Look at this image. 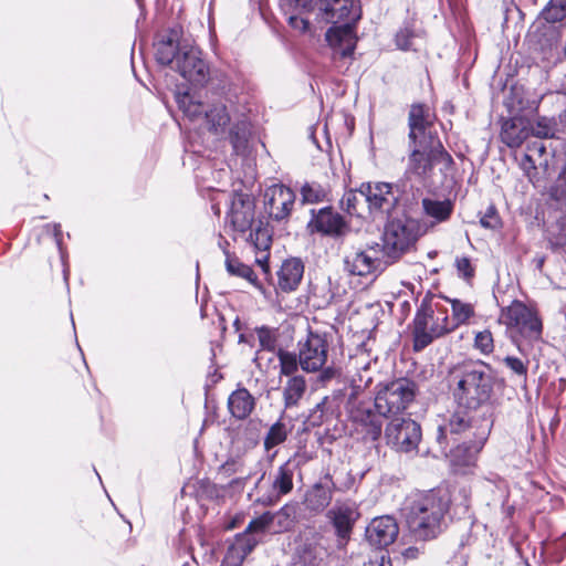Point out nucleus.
I'll use <instances>...</instances> for the list:
<instances>
[{
	"label": "nucleus",
	"mask_w": 566,
	"mask_h": 566,
	"mask_svg": "<svg viewBox=\"0 0 566 566\" xmlns=\"http://www.w3.org/2000/svg\"><path fill=\"white\" fill-rule=\"evenodd\" d=\"M303 203H318L325 199L326 192L317 182H305L301 188Z\"/></svg>",
	"instance_id": "obj_39"
},
{
	"label": "nucleus",
	"mask_w": 566,
	"mask_h": 566,
	"mask_svg": "<svg viewBox=\"0 0 566 566\" xmlns=\"http://www.w3.org/2000/svg\"><path fill=\"white\" fill-rule=\"evenodd\" d=\"M328 342L325 335L310 332L304 342L298 343L300 366L306 373H316L327 361Z\"/></svg>",
	"instance_id": "obj_14"
},
{
	"label": "nucleus",
	"mask_w": 566,
	"mask_h": 566,
	"mask_svg": "<svg viewBox=\"0 0 566 566\" xmlns=\"http://www.w3.org/2000/svg\"><path fill=\"white\" fill-rule=\"evenodd\" d=\"M179 109L191 120L205 116L208 129L214 134H222L231 122L229 99L220 94H212L205 102L195 101L188 93L176 94Z\"/></svg>",
	"instance_id": "obj_5"
},
{
	"label": "nucleus",
	"mask_w": 566,
	"mask_h": 566,
	"mask_svg": "<svg viewBox=\"0 0 566 566\" xmlns=\"http://www.w3.org/2000/svg\"><path fill=\"white\" fill-rule=\"evenodd\" d=\"M358 19L359 14L354 11L353 7L349 15L343 19L344 24L332 27L326 32V41L331 46L339 49L343 57L350 56L354 52L356 45L354 24Z\"/></svg>",
	"instance_id": "obj_17"
},
{
	"label": "nucleus",
	"mask_w": 566,
	"mask_h": 566,
	"mask_svg": "<svg viewBox=\"0 0 566 566\" xmlns=\"http://www.w3.org/2000/svg\"><path fill=\"white\" fill-rule=\"evenodd\" d=\"M273 521H274V515L270 512H265L261 516L252 520L249 523V525L247 527V532H251V533L263 532L269 528V526L271 525V523Z\"/></svg>",
	"instance_id": "obj_45"
},
{
	"label": "nucleus",
	"mask_w": 566,
	"mask_h": 566,
	"mask_svg": "<svg viewBox=\"0 0 566 566\" xmlns=\"http://www.w3.org/2000/svg\"><path fill=\"white\" fill-rule=\"evenodd\" d=\"M407 172L427 182L433 174L434 166H440L443 176L452 170L454 161L446 150L440 138L409 142Z\"/></svg>",
	"instance_id": "obj_4"
},
{
	"label": "nucleus",
	"mask_w": 566,
	"mask_h": 566,
	"mask_svg": "<svg viewBox=\"0 0 566 566\" xmlns=\"http://www.w3.org/2000/svg\"><path fill=\"white\" fill-rule=\"evenodd\" d=\"M229 221L238 232L244 233L251 230L254 221V202L249 197H235L231 205Z\"/></svg>",
	"instance_id": "obj_24"
},
{
	"label": "nucleus",
	"mask_w": 566,
	"mask_h": 566,
	"mask_svg": "<svg viewBox=\"0 0 566 566\" xmlns=\"http://www.w3.org/2000/svg\"><path fill=\"white\" fill-rule=\"evenodd\" d=\"M412 38L413 31L409 27L401 28L396 34V44L401 50H408Z\"/></svg>",
	"instance_id": "obj_50"
},
{
	"label": "nucleus",
	"mask_w": 566,
	"mask_h": 566,
	"mask_svg": "<svg viewBox=\"0 0 566 566\" xmlns=\"http://www.w3.org/2000/svg\"><path fill=\"white\" fill-rule=\"evenodd\" d=\"M293 513L294 510L290 505H284L279 512L274 515V518L279 520V524L282 528L287 530L293 524Z\"/></svg>",
	"instance_id": "obj_49"
},
{
	"label": "nucleus",
	"mask_w": 566,
	"mask_h": 566,
	"mask_svg": "<svg viewBox=\"0 0 566 566\" xmlns=\"http://www.w3.org/2000/svg\"><path fill=\"white\" fill-rule=\"evenodd\" d=\"M307 384L302 375L287 379L283 388V399L286 408L296 406L306 392Z\"/></svg>",
	"instance_id": "obj_29"
},
{
	"label": "nucleus",
	"mask_w": 566,
	"mask_h": 566,
	"mask_svg": "<svg viewBox=\"0 0 566 566\" xmlns=\"http://www.w3.org/2000/svg\"><path fill=\"white\" fill-rule=\"evenodd\" d=\"M326 516L334 526L337 537L339 539H347L355 522L359 517V513L354 503L337 501L327 512Z\"/></svg>",
	"instance_id": "obj_21"
},
{
	"label": "nucleus",
	"mask_w": 566,
	"mask_h": 566,
	"mask_svg": "<svg viewBox=\"0 0 566 566\" xmlns=\"http://www.w3.org/2000/svg\"><path fill=\"white\" fill-rule=\"evenodd\" d=\"M297 464L287 460L270 473L271 490L268 495L259 500L264 505L276 504L282 496L290 494L294 488V475Z\"/></svg>",
	"instance_id": "obj_15"
},
{
	"label": "nucleus",
	"mask_w": 566,
	"mask_h": 566,
	"mask_svg": "<svg viewBox=\"0 0 566 566\" xmlns=\"http://www.w3.org/2000/svg\"><path fill=\"white\" fill-rule=\"evenodd\" d=\"M417 385L407 378L387 384L375 397V408L380 416L395 417L408 408L416 397Z\"/></svg>",
	"instance_id": "obj_7"
},
{
	"label": "nucleus",
	"mask_w": 566,
	"mask_h": 566,
	"mask_svg": "<svg viewBox=\"0 0 566 566\" xmlns=\"http://www.w3.org/2000/svg\"><path fill=\"white\" fill-rule=\"evenodd\" d=\"M416 553H417V549L416 548H408L405 553V555L407 557H415L416 556Z\"/></svg>",
	"instance_id": "obj_58"
},
{
	"label": "nucleus",
	"mask_w": 566,
	"mask_h": 566,
	"mask_svg": "<svg viewBox=\"0 0 566 566\" xmlns=\"http://www.w3.org/2000/svg\"><path fill=\"white\" fill-rule=\"evenodd\" d=\"M416 241L413 231L400 220L390 221L384 231L381 254L387 263L398 260Z\"/></svg>",
	"instance_id": "obj_12"
},
{
	"label": "nucleus",
	"mask_w": 566,
	"mask_h": 566,
	"mask_svg": "<svg viewBox=\"0 0 566 566\" xmlns=\"http://www.w3.org/2000/svg\"><path fill=\"white\" fill-rule=\"evenodd\" d=\"M294 202V192L284 185H272L264 192V209L276 221L284 220L290 216Z\"/></svg>",
	"instance_id": "obj_16"
},
{
	"label": "nucleus",
	"mask_w": 566,
	"mask_h": 566,
	"mask_svg": "<svg viewBox=\"0 0 566 566\" xmlns=\"http://www.w3.org/2000/svg\"><path fill=\"white\" fill-rule=\"evenodd\" d=\"M255 408V398L247 388L240 387L228 398V409L238 420L247 419Z\"/></svg>",
	"instance_id": "obj_27"
},
{
	"label": "nucleus",
	"mask_w": 566,
	"mask_h": 566,
	"mask_svg": "<svg viewBox=\"0 0 566 566\" xmlns=\"http://www.w3.org/2000/svg\"><path fill=\"white\" fill-rule=\"evenodd\" d=\"M503 363L514 374H516L518 376L526 377V375H527V366L520 358L514 357V356H506V357L503 358Z\"/></svg>",
	"instance_id": "obj_48"
},
{
	"label": "nucleus",
	"mask_w": 566,
	"mask_h": 566,
	"mask_svg": "<svg viewBox=\"0 0 566 566\" xmlns=\"http://www.w3.org/2000/svg\"><path fill=\"white\" fill-rule=\"evenodd\" d=\"M365 566H392L391 559L388 556L387 552L382 549L374 551L368 558V562Z\"/></svg>",
	"instance_id": "obj_46"
},
{
	"label": "nucleus",
	"mask_w": 566,
	"mask_h": 566,
	"mask_svg": "<svg viewBox=\"0 0 566 566\" xmlns=\"http://www.w3.org/2000/svg\"><path fill=\"white\" fill-rule=\"evenodd\" d=\"M398 525L391 516L374 518L366 528L367 541L376 547H386L394 543L398 535Z\"/></svg>",
	"instance_id": "obj_22"
},
{
	"label": "nucleus",
	"mask_w": 566,
	"mask_h": 566,
	"mask_svg": "<svg viewBox=\"0 0 566 566\" xmlns=\"http://www.w3.org/2000/svg\"><path fill=\"white\" fill-rule=\"evenodd\" d=\"M450 388L458 409L441 418L436 437L444 455L453 454L452 444L458 442V437L473 428L470 413L490 401L493 379L486 365L464 364L451 373Z\"/></svg>",
	"instance_id": "obj_1"
},
{
	"label": "nucleus",
	"mask_w": 566,
	"mask_h": 566,
	"mask_svg": "<svg viewBox=\"0 0 566 566\" xmlns=\"http://www.w3.org/2000/svg\"><path fill=\"white\" fill-rule=\"evenodd\" d=\"M367 371H368V367H367V366H365V367H364V373H365V374H367Z\"/></svg>",
	"instance_id": "obj_63"
},
{
	"label": "nucleus",
	"mask_w": 566,
	"mask_h": 566,
	"mask_svg": "<svg viewBox=\"0 0 566 566\" xmlns=\"http://www.w3.org/2000/svg\"><path fill=\"white\" fill-rule=\"evenodd\" d=\"M249 240L258 250L265 251L270 247L271 238L266 229L258 227L254 231L249 234Z\"/></svg>",
	"instance_id": "obj_43"
},
{
	"label": "nucleus",
	"mask_w": 566,
	"mask_h": 566,
	"mask_svg": "<svg viewBox=\"0 0 566 566\" xmlns=\"http://www.w3.org/2000/svg\"><path fill=\"white\" fill-rule=\"evenodd\" d=\"M474 348L483 355H490L494 350V339L491 331L478 332L474 336Z\"/></svg>",
	"instance_id": "obj_42"
},
{
	"label": "nucleus",
	"mask_w": 566,
	"mask_h": 566,
	"mask_svg": "<svg viewBox=\"0 0 566 566\" xmlns=\"http://www.w3.org/2000/svg\"><path fill=\"white\" fill-rule=\"evenodd\" d=\"M342 208L352 216L363 217L367 209L364 185L358 190H348L340 200Z\"/></svg>",
	"instance_id": "obj_28"
},
{
	"label": "nucleus",
	"mask_w": 566,
	"mask_h": 566,
	"mask_svg": "<svg viewBox=\"0 0 566 566\" xmlns=\"http://www.w3.org/2000/svg\"><path fill=\"white\" fill-rule=\"evenodd\" d=\"M239 342H240V343L244 342V335H243V334H241V335L239 336Z\"/></svg>",
	"instance_id": "obj_61"
},
{
	"label": "nucleus",
	"mask_w": 566,
	"mask_h": 566,
	"mask_svg": "<svg viewBox=\"0 0 566 566\" xmlns=\"http://www.w3.org/2000/svg\"><path fill=\"white\" fill-rule=\"evenodd\" d=\"M287 431L285 424L277 421L271 426L270 430L264 438V448L271 450L272 448L281 444L286 440Z\"/></svg>",
	"instance_id": "obj_40"
},
{
	"label": "nucleus",
	"mask_w": 566,
	"mask_h": 566,
	"mask_svg": "<svg viewBox=\"0 0 566 566\" xmlns=\"http://www.w3.org/2000/svg\"><path fill=\"white\" fill-rule=\"evenodd\" d=\"M531 136L539 139L553 138L557 132V123L554 118L538 117L531 120Z\"/></svg>",
	"instance_id": "obj_35"
},
{
	"label": "nucleus",
	"mask_w": 566,
	"mask_h": 566,
	"mask_svg": "<svg viewBox=\"0 0 566 566\" xmlns=\"http://www.w3.org/2000/svg\"><path fill=\"white\" fill-rule=\"evenodd\" d=\"M547 241L554 252L566 253V214L549 228Z\"/></svg>",
	"instance_id": "obj_30"
},
{
	"label": "nucleus",
	"mask_w": 566,
	"mask_h": 566,
	"mask_svg": "<svg viewBox=\"0 0 566 566\" xmlns=\"http://www.w3.org/2000/svg\"><path fill=\"white\" fill-rule=\"evenodd\" d=\"M54 234H55V237H56V242H57V244H60V239H59V237L61 235V228H60V226H59V224H57V226H54Z\"/></svg>",
	"instance_id": "obj_57"
},
{
	"label": "nucleus",
	"mask_w": 566,
	"mask_h": 566,
	"mask_svg": "<svg viewBox=\"0 0 566 566\" xmlns=\"http://www.w3.org/2000/svg\"><path fill=\"white\" fill-rule=\"evenodd\" d=\"M371 377L365 374L358 373L357 375H353L350 377V385L354 389V392L357 394L364 389H366L371 384Z\"/></svg>",
	"instance_id": "obj_52"
},
{
	"label": "nucleus",
	"mask_w": 566,
	"mask_h": 566,
	"mask_svg": "<svg viewBox=\"0 0 566 566\" xmlns=\"http://www.w3.org/2000/svg\"><path fill=\"white\" fill-rule=\"evenodd\" d=\"M234 326H237V328H239V319L238 318L234 322Z\"/></svg>",
	"instance_id": "obj_62"
},
{
	"label": "nucleus",
	"mask_w": 566,
	"mask_h": 566,
	"mask_svg": "<svg viewBox=\"0 0 566 566\" xmlns=\"http://www.w3.org/2000/svg\"><path fill=\"white\" fill-rule=\"evenodd\" d=\"M455 266L459 275H461L465 280H470L474 276V268L471 264V261L467 256L457 258Z\"/></svg>",
	"instance_id": "obj_47"
},
{
	"label": "nucleus",
	"mask_w": 566,
	"mask_h": 566,
	"mask_svg": "<svg viewBox=\"0 0 566 566\" xmlns=\"http://www.w3.org/2000/svg\"><path fill=\"white\" fill-rule=\"evenodd\" d=\"M280 363V374L290 377L297 376L296 373L300 366V358L297 359L294 353L280 350L277 354Z\"/></svg>",
	"instance_id": "obj_38"
},
{
	"label": "nucleus",
	"mask_w": 566,
	"mask_h": 566,
	"mask_svg": "<svg viewBox=\"0 0 566 566\" xmlns=\"http://www.w3.org/2000/svg\"><path fill=\"white\" fill-rule=\"evenodd\" d=\"M518 166L534 186H539L556 172L555 156L542 140L527 144L526 150L518 159Z\"/></svg>",
	"instance_id": "obj_8"
},
{
	"label": "nucleus",
	"mask_w": 566,
	"mask_h": 566,
	"mask_svg": "<svg viewBox=\"0 0 566 566\" xmlns=\"http://www.w3.org/2000/svg\"><path fill=\"white\" fill-rule=\"evenodd\" d=\"M346 223L343 217L332 210L323 208L318 211L312 210V218L307 223L311 233H319L328 237H339L345 232Z\"/></svg>",
	"instance_id": "obj_19"
},
{
	"label": "nucleus",
	"mask_w": 566,
	"mask_h": 566,
	"mask_svg": "<svg viewBox=\"0 0 566 566\" xmlns=\"http://www.w3.org/2000/svg\"><path fill=\"white\" fill-rule=\"evenodd\" d=\"M452 308L451 323L454 324V329L468 323V321L474 315V306L470 303L462 302L458 298H448Z\"/></svg>",
	"instance_id": "obj_33"
},
{
	"label": "nucleus",
	"mask_w": 566,
	"mask_h": 566,
	"mask_svg": "<svg viewBox=\"0 0 566 566\" xmlns=\"http://www.w3.org/2000/svg\"><path fill=\"white\" fill-rule=\"evenodd\" d=\"M454 331L448 310L439 304L422 302L413 319V348L419 352L433 339Z\"/></svg>",
	"instance_id": "obj_6"
},
{
	"label": "nucleus",
	"mask_w": 566,
	"mask_h": 566,
	"mask_svg": "<svg viewBox=\"0 0 566 566\" xmlns=\"http://www.w3.org/2000/svg\"><path fill=\"white\" fill-rule=\"evenodd\" d=\"M422 207L428 216L438 221L447 220L452 212V203L449 200L423 199Z\"/></svg>",
	"instance_id": "obj_34"
},
{
	"label": "nucleus",
	"mask_w": 566,
	"mask_h": 566,
	"mask_svg": "<svg viewBox=\"0 0 566 566\" xmlns=\"http://www.w3.org/2000/svg\"><path fill=\"white\" fill-rule=\"evenodd\" d=\"M531 119L524 116H513L503 122L501 140L510 148H517L531 136Z\"/></svg>",
	"instance_id": "obj_23"
},
{
	"label": "nucleus",
	"mask_w": 566,
	"mask_h": 566,
	"mask_svg": "<svg viewBox=\"0 0 566 566\" xmlns=\"http://www.w3.org/2000/svg\"><path fill=\"white\" fill-rule=\"evenodd\" d=\"M260 347L263 350H274L277 343V333L275 328L261 326L255 328Z\"/></svg>",
	"instance_id": "obj_41"
},
{
	"label": "nucleus",
	"mask_w": 566,
	"mask_h": 566,
	"mask_svg": "<svg viewBox=\"0 0 566 566\" xmlns=\"http://www.w3.org/2000/svg\"><path fill=\"white\" fill-rule=\"evenodd\" d=\"M534 262L536 263V268H537L538 270H541V269L543 268V265H544L545 258H544V256H542V255L535 256V258H534Z\"/></svg>",
	"instance_id": "obj_55"
},
{
	"label": "nucleus",
	"mask_w": 566,
	"mask_h": 566,
	"mask_svg": "<svg viewBox=\"0 0 566 566\" xmlns=\"http://www.w3.org/2000/svg\"><path fill=\"white\" fill-rule=\"evenodd\" d=\"M480 223L486 229H496L500 226V219L494 207L491 206L488 208Z\"/></svg>",
	"instance_id": "obj_51"
},
{
	"label": "nucleus",
	"mask_w": 566,
	"mask_h": 566,
	"mask_svg": "<svg viewBox=\"0 0 566 566\" xmlns=\"http://www.w3.org/2000/svg\"><path fill=\"white\" fill-rule=\"evenodd\" d=\"M421 437L420 424L409 417H394L385 429L387 444L398 452L417 450Z\"/></svg>",
	"instance_id": "obj_10"
},
{
	"label": "nucleus",
	"mask_w": 566,
	"mask_h": 566,
	"mask_svg": "<svg viewBox=\"0 0 566 566\" xmlns=\"http://www.w3.org/2000/svg\"><path fill=\"white\" fill-rule=\"evenodd\" d=\"M302 558H303V562L306 563V564H313L314 563V558H312L311 556L303 555Z\"/></svg>",
	"instance_id": "obj_59"
},
{
	"label": "nucleus",
	"mask_w": 566,
	"mask_h": 566,
	"mask_svg": "<svg viewBox=\"0 0 566 566\" xmlns=\"http://www.w3.org/2000/svg\"><path fill=\"white\" fill-rule=\"evenodd\" d=\"M381 430H382L381 421L378 418H376L375 416H373L370 412H368L366 415V419H365L366 437L369 438L370 440L375 441L380 437Z\"/></svg>",
	"instance_id": "obj_44"
},
{
	"label": "nucleus",
	"mask_w": 566,
	"mask_h": 566,
	"mask_svg": "<svg viewBox=\"0 0 566 566\" xmlns=\"http://www.w3.org/2000/svg\"><path fill=\"white\" fill-rule=\"evenodd\" d=\"M155 50L158 63L171 65L190 84L201 86L208 82L210 77L209 65L193 40L179 39L177 31H170L169 34L155 44Z\"/></svg>",
	"instance_id": "obj_2"
},
{
	"label": "nucleus",
	"mask_w": 566,
	"mask_h": 566,
	"mask_svg": "<svg viewBox=\"0 0 566 566\" xmlns=\"http://www.w3.org/2000/svg\"><path fill=\"white\" fill-rule=\"evenodd\" d=\"M449 509V499L440 492L430 491L409 497L402 515L415 539L434 538L441 532V523Z\"/></svg>",
	"instance_id": "obj_3"
},
{
	"label": "nucleus",
	"mask_w": 566,
	"mask_h": 566,
	"mask_svg": "<svg viewBox=\"0 0 566 566\" xmlns=\"http://www.w3.org/2000/svg\"><path fill=\"white\" fill-rule=\"evenodd\" d=\"M281 3H282V8L289 14V18H287L289 24L297 31L307 32L310 30V20L307 18H305L304 14H311L314 17V20L317 23H324V21H318L316 19V14L314 12L305 11V10L301 11V10H296L294 8H290L289 6H285L284 0H282ZM327 23L328 22H325V24H327ZM331 23L334 24L333 22H331Z\"/></svg>",
	"instance_id": "obj_31"
},
{
	"label": "nucleus",
	"mask_w": 566,
	"mask_h": 566,
	"mask_svg": "<svg viewBox=\"0 0 566 566\" xmlns=\"http://www.w3.org/2000/svg\"><path fill=\"white\" fill-rule=\"evenodd\" d=\"M184 566H188V565H184Z\"/></svg>",
	"instance_id": "obj_64"
},
{
	"label": "nucleus",
	"mask_w": 566,
	"mask_h": 566,
	"mask_svg": "<svg viewBox=\"0 0 566 566\" xmlns=\"http://www.w3.org/2000/svg\"><path fill=\"white\" fill-rule=\"evenodd\" d=\"M304 274V264L300 259L285 260L277 272V287L284 293L295 291Z\"/></svg>",
	"instance_id": "obj_25"
},
{
	"label": "nucleus",
	"mask_w": 566,
	"mask_h": 566,
	"mask_svg": "<svg viewBox=\"0 0 566 566\" xmlns=\"http://www.w3.org/2000/svg\"><path fill=\"white\" fill-rule=\"evenodd\" d=\"M499 323L506 326L512 337L517 334L525 339L537 340L542 335V322L537 314L520 301L502 308Z\"/></svg>",
	"instance_id": "obj_9"
},
{
	"label": "nucleus",
	"mask_w": 566,
	"mask_h": 566,
	"mask_svg": "<svg viewBox=\"0 0 566 566\" xmlns=\"http://www.w3.org/2000/svg\"><path fill=\"white\" fill-rule=\"evenodd\" d=\"M388 264L376 247H369L366 250H353L344 259L345 271L350 275L358 276L381 272Z\"/></svg>",
	"instance_id": "obj_13"
},
{
	"label": "nucleus",
	"mask_w": 566,
	"mask_h": 566,
	"mask_svg": "<svg viewBox=\"0 0 566 566\" xmlns=\"http://www.w3.org/2000/svg\"><path fill=\"white\" fill-rule=\"evenodd\" d=\"M366 191L367 209L389 213L398 201V195L391 184L375 182L364 185Z\"/></svg>",
	"instance_id": "obj_20"
},
{
	"label": "nucleus",
	"mask_w": 566,
	"mask_h": 566,
	"mask_svg": "<svg viewBox=\"0 0 566 566\" xmlns=\"http://www.w3.org/2000/svg\"><path fill=\"white\" fill-rule=\"evenodd\" d=\"M226 266L231 275L243 277L251 284L256 283L258 276L254 271L249 265L240 262L237 258L228 256L226 260Z\"/></svg>",
	"instance_id": "obj_36"
},
{
	"label": "nucleus",
	"mask_w": 566,
	"mask_h": 566,
	"mask_svg": "<svg viewBox=\"0 0 566 566\" xmlns=\"http://www.w3.org/2000/svg\"><path fill=\"white\" fill-rule=\"evenodd\" d=\"M566 171V168H562V170L559 171V178L565 174Z\"/></svg>",
	"instance_id": "obj_60"
},
{
	"label": "nucleus",
	"mask_w": 566,
	"mask_h": 566,
	"mask_svg": "<svg viewBox=\"0 0 566 566\" xmlns=\"http://www.w3.org/2000/svg\"><path fill=\"white\" fill-rule=\"evenodd\" d=\"M486 433H488V428L482 429L481 432L479 433V443L480 444L485 440Z\"/></svg>",
	"instance_id": "obj_56"
},
{
	"label": "nucleus",
	"mask_w": 566,
	"mask_h": 566,
	"mask_svg": "<svg viewBox=\"0 0 566 566\" xmlns=\"http://www.w3.org/2000/svg\"><path fill=\"white\" fill-rule=\"evenodd\" d=\"M551 196L555 200H557L562 203H565L566 202V184L557 185L555 188H553L551 191Z\"/></svg>",
	"instance_id": "obj_53"
},
{
	"label": "nucleus",
	"mask_w": 566,
	"mask_h": 566,
	"mask_svg": "<svg viewBox=\"0 0 566 566\" xmlns=\"http://www.w3.org/2000/svg\"><path fill=\"white\" fill-rule=\"evenodd\" d=\"M409 142L430 140L439 138L433 132V115L430 108L423 104H413L408 115Z\"/></svg>",
	"instance_id": "obj_18"
},
{
	"label": "nucleus",
	"mask_w": 566,
	"mask_h": 566,
	"mask_svg": "<svg viewBox=\"0 0 566 566\" xmlns=\"http://www.w3.org/2000/svg\"><path fill=\"white\" fill-rule=\"evenodd\" d=\"M250 136V124L247 120H239L230 129V142L235 153L245 149Z\"/></svg>",
	"instance_id": "obj_32"
},
{
	"label": "nucleus",
	"mask_w": 566,
	"mask_h": 566,
	"mask_svg": "<svg viewBox=\"0 0 566 566\" xmlns=\"http://www.w3.org/2000/svg\"><path fill=\"white\" fill-rule=\"evenodd\" d=\"M542 17L551 23L563 21L566 18V0H551L543 9Z\"/></svg>",
	"instance_id": "obj_37"
},
{
	"label": "nucleus",
	"mask_w": 566,
	"mask_h": 566,
	"mask_svg": "<svg viewBox=\"0 0 566 566\" xmlns=\"http://www.w3.org/2000/svg\"><path fill=\"white\" fill-rule=\"evenodd\" d=\"M319 371H321V374L318 376V379L322 382L329 381L331 379L335 378L337 375V369L333 366H328L325 368L322 367V369Z\"/></svg>",
	"instance_id": "obj_54"
},
{
	"label": "nucleus",
	"mask_w": 566,
	"mask_h": 566,
	"mask_svg": "<svg viewBox=\"0 0 566 566\" xmlns=\"http://www.w3.org/2000/svg\"><path fill=\"white\" fill-rule=\"evenodd\" d=\"M285 6L301 11H311L318 21L339 23L347 18L353 0H284Z\"/></svg>",
	"instance_id": "obj_11"
},
{
	"label": "nucleus",
	"mask_w": 566,
	"mask_h": 566,
	"mask_svg": "<svg viewBox=\"0 0 566 566\" xmlns=\"http://www.w3.org/2000/svg\"><path fill=\"white\" fill-rule=\"evenodd\" d=\"M334 493L333 484L315 483L304 497V505L307 511L313 514L323 512L332 502Z\"/></svg>",
	"instance_id": "obj_26"
}]
</instances>
